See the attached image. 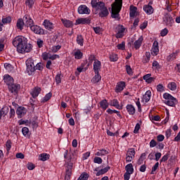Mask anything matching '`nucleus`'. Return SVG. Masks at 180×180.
Wrapping results in <instances>:
<instances>
[{
	"label": "nucleus",
	"mask_w": 180,
	"mask_h": 180,
	"mask_svg": "<svg viewBox=\"0 0 180 180\" xmlns=\"http://www.w3.org/2000/svg\"><path fill=\"white\" fill-rule=\"evenodd\" d=\"M13 46L17 47V51L21 54L30 53L33 49L32 44H27V39L25 37L18 36L13 40Z\"/></svg>",
	"instance_id": "1"
},
{
	"label": "nucleus",
	"mask_w": 180,
	"mask_h": 180,
	"mask_svg": "<svg viewBox=\"0 0 180 180\" xmlns=\"http://www.w3.org/2000/svg\"><path fill=\"white\" fill-rule=\"evenodd\" d=\"M111 18L113 19H120V11H122V6H123V0H115V1L111 5Z\"/></svg>",
	"instance_id": "2"
},
{
	"label": "nucleus",
	"mask_w": 180,
	"mask_h": 180,
	"mask_svg": "<svg viewBox=\"0 0 180 180\" xmlns=\"http://www.w3.org/2000/svg\"><path fill=\"white\" fill-rule=\"evenodd\" d=\"M68 155V150H66L64 153V158L67 160L65 166L66 167V172L65 176V180H70L71 179V174H72V167H74V163L71 161V156L68 158L67 157Z\"/></svg>",
	"instance_id": "3"
},
{
	"label": "nucleus",
	"mask_w": 180,
	"mask_h": 180,
	"mask_svg": "<svg viewBox=\"0 0 180 180\" xmlns=\"http://www.w3.org/2000/svg\"><path fill=\"white\" fill-rule=\"evenodd\" d=\"M91 6L96 11H101L105 7V3L99 0H91Z\"/></svg>",
	"instance_id": "4"
},
{
	"label": "nucleus",
	"mask_w": 180,
	"mask_h": 180,
	"mask_svg": "<svg viewBox=\"0 0 180 180\" xmlns=\"http://www.w3.org/2000/svg\"><path fill=\"white\" fill-rule=\"evenodd\" d=\"M117 33L115 34L116 39H122L124 36V32H126V28L122 25H117L116 27Z\"/></svg>",
	"instance_id": "5"
},
{
	"label": "nucleus",
	"mask_w": 180,
	"mask_h": 180,
	"mask_svg": "<svg viewBox=\"0 0 180 180\" xmlns=\"http://www.w3.org/2000/svg\"><path fill=\"white\" fill-rule=\"evenodd\" d=\"M24 24L25 26L27 27H32L34 25V21H33V19H32V17L29 15H25L23 17Z\"/></svg>",
	"instance_id": "6"
},
{
	"label": "nucleus",
	"mask_w": 180,
	"mask_h": 180,
	"mask_svg": "<svg viewBox=\"0 0 180 180\" xmlns=\"http://www.w3.org/2000/svg\"><path fill=\"white\" fill-rule=\"evenodd\" d=\"M78 13H79L80 15H89V13H91V10L86 6L82 5L79 6Z\"/></svg>",
	"instance_id": "7"
},
{
	"label": "nucleus",
	"mask_w": 180,
	"mask_h": 180,
	"mask_svg": "<svg viewBox=\"0 0 180 180\" xmlns=\"http://www.w3.org/2000/svg\"><path fill=\"white\" fill-rule=\"evenodd\" d=\"M30 30L34 32L35 34H44V30H43L40 26L35 25L34 24L31 26Z\"/></svg>",
	"instance_id": "8"
},
{
	"label": "nucleus",
	"mask_w": 180,
	"mask_h": 180,
	"mask_svg": "<svg viewBox=\"0 0 180 180\" xmlns=\"http://www.w3.org/2000/svg\"><path fill=\"white\" fill-rule=\"evenodd\" d=\"M8 89L11 94L16 95L19 92V89H20V85L13 83L8 86Z\"/></svg>",
	"instance_id": "9"
},
{
	"label": "nucleus",
	"mask_w": 180,
	"mask_h": 180,
	"mask_svg": "<svg viewBox=\"0 0 180 180\" xmlns=\"http://www.w3.org/2000/svg\"><path fill=\"white\" fill-rule=\"evenodd\" d=\"M109 169H110V167L108 166L103 169H99V167H96L94 171L96 172H97L96 174V176H101V175H103L105 174H106V172H108V171H109Z\"/></svg>",
	"instance_id": "10"
},
{
	"label": "nucleus",
	"mask_w": 180,
	"mask_h": 180,
	"mask_svg": "<svg viewBox=\"0 0 180 180\" xmlns=\"http://www.w3.org/2000/svg\"><path fill=\"white\" fill-rule=\"evenodd\" d=\"M27 110L25 107H18L16 110V114L18 115V117L22 118L25 115H26Z\"/></svg>",
	"instance_id": "11"
},
{
	"label": "nucleus",
	"mask_w": 180,
	"mask_h": 180,
	"mask_svg": "<svg viewBox=\"0 0 180 180\" xmlns=\"http://www.w3.org/2000/svg\"><path fill=\"white\" fill-rule=\"evenodd\" d=\"M89 23H91V19L85 18L76 20L75 25H89Z\"/></svg>",
	"instance_id": "12"
},
{
	"label": "nucleus",
	"mask_w": 180,
	"mask_h": 180,
	"mask_svg": "<svg viewBox=\"0 0 180 180\" xmlns=\"http://www.w3.org/2000/svg\"><path fill=\"white\" fill-rule=\"evenodd\" d=\"M43 25L45 29H46L47 30H50V32H51L53 29H54V24H53L49 20H44Z\"/></svg>",
	"instance_id": "13"
},
{
	"label": "nucleus",
	"mask_w": 180,
	"mask_h": 180,
	"mask_svg": "<svg viewBox=\"0 0 180 180\" xmlns=\"http://www.w3.org/2000/svg\"><path fill=\"white\" fill-rule=\"evenodd\" d=\"M164 22H165L166 25H168L169 26H172V23H174V19L171 16V15L167 13L165 15Z\"/></svg>",
	"instance_id": "14"
},
{
	"label": "nucleus",
	"mask_w": 180,
	"mask_h": 180,
	"mask_svg": "<svg viewBox=\"0 0 180 180\" xmlns=\"http://www.w3.org/2000/svg\"><path fill=\"white\" fill-rule=\"evenodd\" d=\"M4 81L5 84H6V85H8V86H9V85H12L13 84V78L12 77H11L9 75H4Z\"/></svg>",
	"instance_id": "15"
},
{
	"label": "nucleus",
	"mask_w": 180,
	"mask_h": 180,
	"mask_svg": "<svg viewBox=\"0 0 180 180\" xmlns=\"http://www.w3.org/2000/svg\"><path fill=\"white\" fill-rule=\"evenodd\" d=\"M159 51H160V49H158V41H155L151 49V53L152 54H153V56H157Z\"/></svg>",
	"instance_id": "16"
},
{
	"label": "nucleus",
	"mask_w": 180,
	"mask_h": 180,
	"mask_svg": "<svg viewBox=\"0 0 180 180\" xmlns=\"http://www.w3.org/2000/svg\"><path fill=\"white\" fill-rule=\"evenodd\" d=\"M143 40H144V39L143 38V36H141L139 38V39L135 41V42L134 43V49L136 50H139V49H140V47H141V44H143Z\"/></svg>",
	"instance_id": "17"
},
{
	"label": "nucleus",
	"mask_w": 180,
	"mask_h": 180,
	"mask_svg": "<svg viewBox=\"0 0 180 180\" xmlns=\"http://www.w3.org/2000/svg\"><path fill=\"white\" fill-rule=\"evenodd\" d=\"M125 86H126V82H119L116 86L115 92H122V91L124 89Z\"/></svg>",
	"instance_id": "18"
},
{
	"label": "nucleus",
	"mask_w": 180,
	"mask_h": 180,
	"mask_svg": "<svg viewBox=\"0 0 180 180\" xmlns=\"http://www.w3.org/2000/svg\"><path fill=\"white\" fill-rule=\"evenodd\" d=\"M40 92H41V89L39 86H37V87H34L33 90L31 91V95L32 98H37Z\"/></svg>",
	"instance_id": "19"
},
{
	"label": "nucleus",
	"mask_w": 180,
	"mask_h": 180,
	"mask_svg": "<svg viewBox=\"0 0 180 180\" xmlns=\"http://www.w3.org/2000/svg\"><path fill=\"white\" fill-rule=\"evenodd\" d=\"M8 113H9V108L8 106L3 107L0 110V120L2 119V116L5 117Z\"/></svg>",
	"instance_id": "20"
},
{
	"label": "nucleus",
	"mask_w": 180,
	"mask_h": 180,
	"mask_svg": "<svg viewBox=\"0 0 180 180\" xmlns=\"http://www.w3.org/2000/svg\"><path fill=\"white\" fill-rule=\"evenodd\" d=\"M101 61L95 60L94 63V70L95 74H99V70H101Z\"/></svg>",
	"instance_id": "21"
},
{
	"label": "nucleus",
	"mask_w": 180,
	"mask_h": 180,
	"mask_svg": "<svg viewBox=\"0 0 180 180\" xmlns=\"http://www.w3.org/2000/svg\"><path fill=\"white\" fill-rule=\"evenodd\" d=\"M127 110L129 113V115H133L136 113V108L131 104L127 105Z\"/></svg>",
	"instance_id": "22"
},
{
	"label": "nucleus",
	"mask_w": 180,
	"mask_h": 180,
	"mask_svg": "<svg viewBox=\"0 0 180 180\" xmlns=\"http://www.w3.org/2000/svg\"><path fill=\"white\" fill-rule=\"evenodd\" d=\"M143 11L147 15H151L154 12V8L150 5L143 6Z\"/></svg>",
	"instance_id": "23"
},
{
	"label": "nucleus",
	"mask_w": 180,
	"mask_h": 180,
	"mask_svg": "<svg viewBox=\"0 0 180 180\" xmlns=\"http://www.w3.org/2000/svg\"><path fill=\"white\" fill-rule=\"evenodd\" d=\"M110 105L111 106H114V108H116V109H119L120 110H122V109H123V105H119V101H117V99L112 100Z\"/></svg>",
	"instance_id": "24"
},
{
	"label": "nucleus",
	"mask_w": 180,
	"mask_h": 180,
	"mask_svg": "<svg viewBox=\"0 0 180 180\" xmlns=\"http://www.w3.org/2000/svg\"><path fill=\"white\" fill-rule=\"evenodd\" d=\"M100 11H101L98 13L100 18H106V16H108V15H109V11H108V8H106V6H105L103 8H102Z\"/></svg>",
	"instance_id": "25"
},
{
	"label": "nucleus",
	"mask_w": 180,
	"mask_h": 180,
	"mask_svg": "<svg viewBox=\"0 0 180 180\" xmlns=\"http://www.w3.org/2000/svg\"><path fill=\"white\" fill-rule=\"evenodd\" d=\"M176 102L178 101L176 98H174V100L170 99V100H165V103L168 106L175 107V105H176Z\"/></svg>",
	"instance_id": "26"
},
{
	"label": "nucleus",
	"mask_w": 180,
	"mask_h": 180,
	"mask_svg": "<svg viewBox=\"0 0 180 180\" xmlns=\"http://www.w3.org/2000/svg\"><path fill=\"white\" fill-rule=\"evenodd\" d=\"M100 106L103 110H106L109 108V103H108L106 99L102 100L100 102Z\"/></svg>",
	"instance_id": "27"
},
{
	"label": "nucleus",
	"mask_w": 180,
	"mask_h": 180,
	"mask_svg": "<svg viewBox=\"0 0 180 180\" xmlns=\"http://www.w3.org/2000/svg\"><path fill=\"white\" fill-rule=\"evenodd\" d=\"M126 172L128 174H133L134 172V168L133 167V165L131 163H129L126 165L125 167Z\"/></svg>",
	"instance_id": "28"
},
{
	"label": "nucleus",
	"mask_w": 180,
	"mask_h": 180,
	"mask_svg": "<svg viewBox=\"0 0 180 180\" xmlns=\"http://www.w3.org/2000/svg\"><path fill=\"white\" fill-rule=\"evenodd\" d=\"M136 12H137V7L134 6H131L130 11H129L130 18H134V16H136Z\"/></svg>",
	"instance_id": "29"
},
{
	"label": "nucleus",
	"mask_w": 180,
	"mask_h": 180,
	"mask_svg": "<svg viewBox=\"0 0 180 180\" xmlns=\"http://www.w3.org/2000/svg\"><path fill=\"white\" fill-rule=\"evenodd\" d=\"M25 26V21L23 19L20 18L17 21V27L20 29V30H23V27Z\"/></svg>",
	"instance_id": "30"
},
{
	"label": "nucleus",
	"mask_w": 180,
	"mask_h": 180,
	"mask_svg": "<svg viewBox=\"0 0 180 180\" xmlns=\"http://www.w3.org/2000/svg\"><path fill=\"white\" fill-rule=\"evenodd\" d=\"M51 96H53V94L51 92L48 93L46 94V96L41 99V103H46V102H48V101H50L51 99Z\"/></svg>",
	"instance_id": "31"
},
{
	"label": "nucleus",
	"mask_w": 180,
	"mask_h": 180,
	"mask_svg": "<svg viewBox=\"0 0 180 180\" xmlns=\"http://www.w3.org/2000/svg\"><path fill=\"white\" fill-rule=\"evenodd\" d=\"M150 99H151V91H147L145 94V95L143 96V101H145V102H149Z\"/></svg>",
	"instance_id": "32"
},
{
	"label": "nucleus",
	"mask_w": 180,
	"mask_h": 180,
	"mask_svg": "<svg viewBox=\"0 0 180 180\" xmlns=\"http://www.w3.org/2000/svg\"><path fill=\"white\" fill-rule=\"evenodd\" d=\"M95 74L96 75L92 78L91 82H93L94 84H98V82L101 81L102 77H101V75H99V73Z\"/></svg>",
	"instance_id": "33"
},
{
	"label": "nucleus",
	"mask_w": 180,
	"mask_h": 180,
	"mask_svg": "<svg viewBox=\"0 0 180 180\" xmlns=\"http://www.w3.org/2000/svg\"><path fill=\"white\" fill-rule=\"evenodd\" d=\"M61 21L65 27H72V22L70 20L61 19Z\"/></svg>",
	"instance_id": "34"
},
{
	"label": "nucleus",
	"mask_w": 180,
	"mask_h": 180,
	"mask_svg": "<svg viewBox=\"0 0 180 180\" xmlns=\"http://www.w3.org/2000/svg\"><path fill=\"white\" fill-rule=\"evenodd\" d=\"M36 71V68L32 66H27V72L28 75H33V73Z\"/></svg>",
	"instance_id": "35"
},
{
	"label": "nucleus",
	"mask_w": 180,
	"mask_h": 180,
	"mask_svg": "<svg viewBox=\"0 0 180 180\" xmlns=\"http://www.w3.org/2000/svg\"><path fill=\"white\" fill-rule=\"evenodd\" d=\"M50 158V155L47 153H42L39 155V160L41 161H47Z\"/></svg>",
	"instance_id": "36"
},
{
	"label": "nucleus",
	"mask_w": 180,
	"mask_h": 180,
	"mask_svg": "<svg viewBox=\"0 0 180 180\" xmlns=\"http://www.w3.org/2000/svg\"><path fill=\"white\" fill-rule=\"evenodd\" d=\"M146 153L141 154V155L140 156L139 159L137 161L138 165H141V164H143L144 160H146Z\"/></svg>",
	"instance_id": "37"
},
{
	"label": "nucleus",
	"mask_w": 180,
	"mask_h": 180,
	"mask_svg": "<svg viewBox=\"0 0 180 180\" xmlns=\"http://www.w3.org/2000/svg\"><path fill=\"white\" fill-rule=\"evenodd\" d=\"M95 56L94 55H91L89 57V63L87 65V67L84 68V71H86V70H88V68L89 67L90 64H92V63H94V61H95Z\"/></svg>",
	"instance_id": "38"
},
{
	"label": "nucleus",
	"mask_w": 180,
	"mask_h": 180,
	"mask_svg": "<svg viewBox=\"0 0 180 180\" xmlns=\"http://www.w3.org/2000/svg\"><path fill=\"white\" fill-rule=\"evenodd\" d=\"M77 43L79 46H84V37H82V35H77Z\"/></svg>",
	"instance_id": "39"
},
{
	"label": "nucleus",
	"mask_w": 180,
	"mask_h": 180,
	"mask_svg": "<svg viewBox=\"0 0 180 180\" xmlns=\"http://www.w3.org/2000/svg\"><path fill=\"white\" fill-rule=\"evenodd\" d=\"M126 155H129V157H134V155H136V150H134V148H129L127 151Z\"/></svg>",
	"instance_id": "40"
},
{
	"label": "nucleus",
	"mask_w": 180,
	"mask_h": 180,
	"mask_svg": "<svg viewBox=\"0 0 180 180\" xmlns=\"http://www.w3.org/2000/svg\"><path fill=\"white\" fill-rule=\"evenodd\" d=\"M1 22L3 25H8V23H11V22H12V18H11V16L6 17L2 18Z\"/></svg>",
	"instance_id": "41"
},
{
	"label": "nucleus",
	"mask_w": 180,
	"mask_h": 180,
	"mask_svg": "<svg viewBox=\"0 0 180 180\" xmlns=\"http://www.w3.org/2000/svg\"><path fill=\"white\" fill-rule=\"evenodd\" d=\"M82 56H84V54L79 50L75 52V58H76V60H81V58H82Z\"/></svg>",
	"instance_id": "42"
},
{
	"label": "nucleus",
	"mask_w": 180,
	"mask_h": 180,
	"mask_svg": "<svg viewBox=\"0 0 180 180\" xmlns=\"http://www.w3.org/2000/svg\"><path fill=\"white\" fill-rule=\"evenodd\" d=\"M167 88L170 89V91H176V83L175 82H170L167 85Z\"/></svg>",
	"instance_id": "43"
},
{
	"label": "nucleus",
	"mask_w": 180,
	"mask_h": 180,
	"mask_svg": "<svg viewBox=\"0 0 180 180\" xmlns=\"http://www.w3.org/2000/svg\"><path fill=\"white\" fill-rule=\"evenodd\" d=\"M163 98L166 101H168V100L169 101L170 99L175 101V98L174 96H172V95H171V94H169L168 93H165L163 94Z\"/></svg>",
	"instance_id": "44"
},
{
	"label": "nucleus",
	"mask_w": 180,
	"mask_h": 180,
	"mask_svg": "<svg viewBox=\"0 0 180 180\" xmlns=\"http://www.w3.org/2000/svg\"><path fill=\"white\" fill-rule=\"evenodd\" d=\"M27 67H35L34 66V60L32 58H28L26 61Z\"/></svg>",
	"instance_id": "45"
},
{
	"label": "nucleus",
	"mask_w": 180,
	"mask_h": 180,
	"mask_svg": "<svg viewBox=\"0 0 180 180\" xmlns=\"http://www.w3.org/2000/svg\"><path fill=\"white\" fill-rule=\"evenodd\" d=\"M4 68L7 71H8V72L11 71H13V67L12 66V65H11V63H4Z\"/></svg>",
	"instance_id": "46"
},
{
	"label": "nucleus",
	"mask_w": 180,
	"mask_h": 180,
	"mask_svg": "<svg viewBox=\"0 0 180 180\" xmlns=\"http://www.w3.org/2000/svg\"><path fill=\"white\" fill-rule=\"evenodd\" d=\"M89 175L86 173L82 174L77 180H88Z\"/></svg>",
	"instance_id": "47"
},
{
	"label": "nucleus",
	"mask_w": 180,
	"mask_h": 180,
	"mask_svg": "<svg viewBox=\"0 0 180 180\" xmlns=\"http://www.w3.org/2000/svg\"><path fill=\"white\" fill-rule=\"evenodd\" d=\"M158 167H160V163L159 162H156L155 164V165L152 167V171L150 172V174L152 175L154 174V172H155L157 171V169H158Z\"/></svg>",
	"instance_id": "48"
},
{
	"label": "nucleus",
	"mask_w": 180,
	"mask_h": 180,
	"mask_svg": "<svg viewBox=\"0 0 180 180\" xmlns=\"http://www.w3.org/2000/svg\"><path fill=\"white\" fill-rule=\"evenodd\" d=\"M117 48L118 50H124L126 49V43L124 41H122L121 44H119L117 46Z\"/></svg>",
	"instance_id": "49"
},
{
	"label": "nucleus",
	"mask_w": 180,
	"mask_h": 180,
	"mask_svg": "<svg viewBox=\"0 0 180 180\" xmlns=\"http://www.w3.org/2000/svg\"><path fill=\"white\" fill-rule=\"evenodd\" d=\"M176 57V53H173L170 54L169 56H167V61H172V60H175Z\"/></svg>",
	"instance_id": "50"
},
{
	"label": "nucleus",
	"mask_w": 180,
	"mask_h": 180,
	"mask_svg": "<svg viewBox=\"0 0 180 180\" xmlns=\"http://www.w3.org/2000/svg\"><path fill=\"white\" fill-rule=\"evenodd\" d=\"M168 158H169V152H168L166 155H165L162 159L160 160V163L161 162H165V161L168 160Z\"/></svg>",
	"instance_id": "51"
},
{
	"label": "nucleus",
	"mask_w": 180,
	"mask_h": 180,
	"mask_svg": "<svg viewBox=\"0 0 180 180\" xmlns=\"http://www.w3.org/2000/svg\"><path fill=\"white\" fill-rule=\"evenodd\" d=\"M6 147L7 153H9V151L11 150V148H12V143L11 142V141H7L6 143Z\"/></svg>",
	"instance_id": "52"
},
{
	"label": "nucleus",
	"mask_w": 180,
	"mask_h": 180,
	"mask_svg": "<svg viewBox=\"0 0 180 180\" xmlns=\"http://www.w3.org/2000/svg\"><path fill=\"white\" fill-rule=\"evenodd\" d=\"M25 4L29 8H32L34 5V0H26Z\"/></svg>",
	"instance_id": "53"
},
{
	"label": "nucleus",
	"mask_w": 180,
	"mask_h": 180,
	"mask_svg": "<svg viewBox=\"0 0 180 180\" xmlns=\"http://www.w3.org/2000/svg\"><path fill=\"white\" fill-rule=\"evenodd\" d=\"M35 68H36V70H39V71H43L44 65H43V63H39L36 65Z\"/></svg>",
	"instance_id": "54"
},
{
	"label": "nucleus",
	"mask_w": 180,
	"mask_h": 180,
	"mask_svg": "<svg viewBox=\"0 0 180 180\" xmlns=\"http://www.w3.org/2000/svg\"><path fill=\"white\" fill-rule=\"evenodd\" d=\"M117 55L115 54V53H112L111 55H110V61H117Z\"/></svg>",
	"instance_id": "55"
},
{
	"label": "nucleus",
	"mask_w": 180,
	"mask_h": 180,
	"mask_svg": "<svg viewBox=\"0 0 180 180\" xmlns=\"http://www.w3.org/2000/svg\"><path fill=\"white\" fill-rule=\"evenodd\" d=\"M158 92H164L165 91V87L162 84H160L157 86Z\"/></svg>",
	"instance_id": "56"
},
{
	"label": "nucleus",
	"mask_w": 180,
	"mask_h": 180,
	"mask_svg": "<svg viewBox=\"0 0 180 180\" xmlns=\"http://www.w3.org/2000/svg\"><path fill=\"white\" fill-rule=\"evenodd\" d=\"M94 162L95 164H102L103 162L102 158L99 157H95L94 159Z\"/></svg>",
	"instance_id": "57"
},
{
	"label": "nucleus",
	"mask_w": 180,
	"mask_h": 180,
	"mask_svg": "<svg viewBox=\"0 0 180 180\" xmlns=\"http://www.w3.org/2000/svg\"><path fill=\"white\" fill-rule=\"evenodd\" d=\"M150 57H151V55L150 54V52H146V58L143 60V63H148V61H150Z\"/></svg>",
	"instance_id": "58"
},
{
	"label": "nucleus",
	"mask_w": 180,
	"mask_h": 180,
	"mask_svg": "<svg viewBox=\"0 0 180 180\" xmlns=\"http://www.w3.org/2000/svg\"><path fill=\"white\" fill-rule=\"evenodd\" d=\"M42 58L43 60H44L45 61L49 60V58H50V53H47V52H44L42 53Z\"/></svg>",
	"instance_id": "59"
},
{
	"label": "nucleus",
	"mask_w": 180,
	"mask_h": 180,
	"mask_svg": "<svg viewBox=\"0 0 180 180\" xmlns=\"http://www.w3.org/2000/svg\"><path fill=\"white\" fill-rule=\"evenodd\" d=\"M22 133L23 136H27L29 134V128L25 127L22 129Z\"/></svg>",
	"instance_id": "60"
},
{
	"label": "nucleus",
	"mask_w": 180,
	"mask_h": 180,
	"mask_svg": "<svg viewBox=\"0 0 180 180\" xmlns=\"http://www.w3.org/2000/svg\"><path fill=\"white\" fill-rule=\"evenodd\" d=\"M126 70H127V73L129 75H133V70H131V67L130 65H126Z\"/></svg>",
	"instance_id": "61"
},
{
	"label": "nucleus",
	"mask_w": 180,
	"mask_h": 180,
	"mask_svg": "<svg viewBox=\"0 0 180 180\" xmlns=\"http://www.w3.org/2000/svg\"><path fill=\"white\" fill-rule=\"evenodd\" d=\"M55 79L56 81V84H60L61 83V74H58L56 76Z\"/></svg>",
	"instance_id": "62"
},
{
	"label": "nucleus",
	"mask_w": 180,
	"mask_h": 180,
	"mask_svg": "<svg viewBox=\"0 0 180 180\" xmlns=\"http://www.w3.org/2000/svg\"><path fill=\"white\" fill-rule=\"evenodd\" d=\"M34 165L33 163H30L29 162L27 165V169L30 170V171H32L33 169H34Z\"/></svg>",
	"instance_id": "63"
},
{
	"label": "nucleus",
	"mask_w": 180,
	"mask_h": 180,
	"mask_svg": "<svg viewBox=\"0 0 180 180\" xmlns=\"http://www.w3.org/2000/svg\"><path fill=\"white\" fill-rule=\"evenodd\" d=\"M130 175H131V174L130 173H127V172L124 173V180H129L130 179Z\"/></svg>",
	"instance_id": "64"
}]
</instances>
